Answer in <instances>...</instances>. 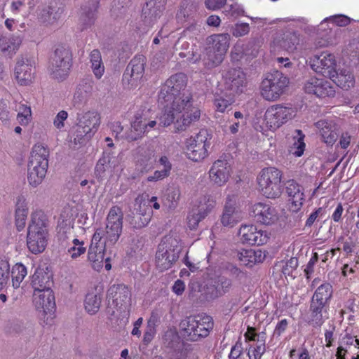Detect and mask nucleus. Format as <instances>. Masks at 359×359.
<instances>
[{
  "instance_id": "obj_48",
  "label": "nucleus",
  "mask_w": 359,
  "mask_h": 359,
  "mask_svg": "<svg viewBox=\"0 0 359 359\" xmlns=\"http://www.w3.org/2000/svg\"><path fill=\"white\" fill-rule=\"evenodd\" d=\"M305 135L301 130H295L293 135V143L292 149H295L293 154L296 156H301L304 151L305 143L304 142Z\"/></svg>"
},
{
  "instance_id": "obj_62",
  "label": "nucleus",
  "mask_w": 359,
  "mask_h": 359,
  "mask_svg": "<svg viewBox=\"0 0 359 359\" xmlns=\"http://www.w3.org/2000/svg\"><path fill=\"white\" fill-rule=\"evenodd\" d=\"M226 270L231 276L236 278H241L244 276V273L240 269L231 263H228L226 265Z\"/></svg>"
},
{
  "instance_id": "obj_8",
  "label": "nucleus",
  "mask_w": 359,
  "mask_h": 359,
  "mask_svg": "<svg viewBox=\"0 0 359 359\" xmlns=\"http://www.w3.org/2000/svg\"><path fill=\"white\" fill-rule=\"evenodd\" d=\"M259 190L268 198H278L282 193L281 172L274 167L262 169L257 177Z\"/></svg>"
},
{
  "instance_id": "obj_31",
  "label": "nucleus",
  "mask_w": 359,
  "mask_h": 359,
  "mask_svg": "<svg viewBox=\"0 0 359 359\" xmlns=\"http://www.w3.org/2000/svg\"><path fill=\"white\" fill-rule=\"evenodd\" d=\"M320 130L321 140L327 144L332 145L339 137L338 126L332 121L320 120L316 123Z\"/></svg>"
},
{
  "instance_id": "obj_5",
  "label": "nucleus",
  "mask_w": 359,
  "mask_h": 359,
  "mask_svg": "<svg viewBox=\"0 0 359 359\" xmlns=\"http://www.w3.org/2000/svg\"><path fill=\"white\" fill-rule=\"evenodd\" d=\"M182 250L180 241L170 235L165 236L158 245L156 264L161 271L168 270L178 260Z\"/></svg>"
},
{
  "instance_id": "obj_14",
  "label": "nucleus",
  "mask_w": 359,
  "mask_h": 359,
  "mask_svg": "<svg viewBox=\"0 0 359 359\" xmlns=\"http://www.w3.org/2000/svg\"><path fill=\"white\" fill-rule=\"evenodd\" d=\"M187 76L184 73L172 75L162 86L158 93V102L161 104L168 102L170 100L187 91Z\"/></svg>"
},
{
  "instance_id": "obj_28",
  "label": "nucleus",
  "mask_w": 359,
  "mask_h": 359,
  "mask_svg": "<svg viewBox=\"0 0 359 359\" xmlns=\"http://www.w3.org/2000/svg\"><path fill=\"white\" fill-rule=\"evenodd\" d=\"M135 119L131 123V127L126 133L125 137L129 141H135L143 137L148 132L147 130V112L144 111H137L135 115Z\"/></svg>"
},
{
  "instance_id": "obj_54",
  "label": "nucleus",
  "mask_w": 359,
  "mask_h": 359,
  "mask_svg": "<svg viewBox=\"0 0 359 359\" xmlns=\"http://www.w3.org/2000/svg\"><path fill=\"white\" fill-rule=\"evenodd\" d=\"M259 44L255 39L250 41L243 48V52L245 55L251 56L252 57H257L259 50Z\"/></svg>"
},
{
  "instance_id": "obj_39",
  "label": "nucleus",
  "mask_w": 359,
  "mask_h": 359,
  "mask_svg": "<svg viewBox=\"0 0 359 359\" xmlns=\"http://www.w3.org/2000/svg\"><path fill=\"white\" fill-rule=\"evenodd\" d=\"M27 213L28 210L24 205V202L21 201L20 198H18L15 214V222L18 231H20L25 228Z\"/></svg>"
},
{
  "instance_id": "obj_37",
  "label": "nucleus",
  "mask_w": 359,
  "mask_h": 359,
  "mask_svg": "<svg viewBox=\"0 0 359 359\" xmlns=\"http://www.w3.org/2000/svg\"><path fill=\"white\" fill-rule=\"evenodd\" d=\"M159 322V316L157 313L152 312L147 320V327L144 333L143 344L148 345L154 338L156 334V327Z\"/></svg>"
},
{
  "instance_id": "obj_47",
  "label": "nucleus",
  "mask_w": 359,
  "mask_h": 359,
  "mask_svg": "<svg viewBox=\"0 0 359 359\" xmlns=\"http://www.w3.org/2000/svg\"><path fill=\"white\" fill-rule=\"evenodd\" d=\"M299 44V39L294 32H287L283 34L280 46L288 52H293Z\"/></svg>"
},
{
  "instance_id": "obj_15",
  "label": "nucleus",
  "mask_w": 359,
  "mask_h": 359,
  "mask_svg": "<svg viewBox=\"0 0 359 359\" xmlns=\"http://www.w3.org/2000/svg\"><path fill=\"white\" fill-rule=\"evenodd\" d=\"M146 62L147 59L142 55H136L130 60L123 74L122 83L125 88L138 86L144 74Z\"/></svg>"
},
{
  "instance_id": "obj_27",
  "label": "nucleus",
  "mask_w": 359,
  "mask_h": 359,
  "mask_svg": "<svg viewBox=\"0 0 359 359\" xmlns=\"http://www.w3.org/2000/svg\"><path fill=\"white\" fill-rule=\"evenodd\" d=\"M251 216L257 222L265 225H271L278 219L276 210L263 203H257L252 206Z\"/></svg>"
},
{
  "instance_id": "obj_1",
  "label": "nucleus",
  "mask_w": 359,
  "mask_h": 359,
  "mask_svg": "<svg viewBox=\"0 0 359 359\" xmlns=\"http://www.w3.org/2000/svg\"><path fill=\"white\" fill-rule=\"evenodd\" d=\"M48 226V218L43 211L32 214L27 235V245L32 253L37 255L45 250L49 236Z\"/></svg>"
},
{
  "instance_id": "obj_42",
  "label": "nucleus",
  "mask_w": 359,
  "mask_h": 359,
  "mask_svg": "<svg viewBox=\"0 0 359 359\" xmlns=\"http://www.w3.org/2000/svg\"><path fill=\"white\" fill-rule=\"evenodd\" d=\"M332 286L330 283H323L315 291L311 299L328 304L332 296Z\"/></svg>"
},
{
  "instance_id": "obj_64",
  "label": "nucleus",
  "mask_w": 359,
  "mask_h": 359,
  "mask_svg": "<svg viewBox=\"0 0 359 359\" xmlns=\"http://www.w3.org/2000/svg\"><path fill=\"white\" fill-rule=\"evenodd\" d=\"M243 352L242 344L237 341L236 344L231 348L229 358L238 359Z\"/></svg>"
},
{
  "instance_id": "obj_17",
  "label": "nucleus",
  "mask_w": 359,
  "mask_h": 359,
  "mask_svg": "<svg viewBox=\"0 0 359 359\" xmlns=\"http://www.w3.org/2000/svg\"><path fill=\"white\" fill-rule=\"evenodd\" d=\"M198 207L189 212L187 219L190 229L197 228L201 221L204 219L212 210L215 205V201L210 196H203L198 198Z\"/></svg>"
},
{
  "instance_id": "obj_18",
  "label": "nucleus",
  "mask_w": 359,
  "mask_h": 359,
  "mask_svg": "<svg viewBox=\"0 0 359 359\" xmlns=\"http://www.w3.org/2000/svg\"><path fill=\"white\" fill-rule=\"evenodd\" d=\"M294 111L291 107L280 104L272 106L267 109L264 114L266 124L271 129H276L292 119Z\"/></svg>"
},
{
  "instance_id": "obj_35",
  "label": "nucleus",
  "mask_w": 359,
  "mask_h": 359,
  "mask_svg": "<svg viewBox=\"0 0 359 359\" xmlns=\"http://www.w3.org/2000/svg\"><path fill=\"white\" fill-rule=\"evenodd\" d=\"M231 36L229 34H213L206 39V46L224 55L229 46Z\"/></svg>"
},
{
  "instance_id": "obj_4",
  "label": "nucleus",
  "mask_w": 359,
  "mask_h": 359,
  "mask_svg": "<svg viewBox=\"0 0 359 359\" xmlns=\"http://www.w3.org/2000/svg\"><path fill=\"white\" fill-rule=\"evenodd\" d=\"M180 326L184 339L197 341L208 336L213 328V321L209 316H190L183 319Z\"/></svg>"
},
{
  "instance_id": "obj_23",
  "label": "nucleus",
  "mask_w": 359,
  "mask_h": 359,
  "mask_svg": "<svg viewBox=\"0 0 359 359\" xmlns=\"http://www.w3.org/2000/svg\"><path fill=\"white\" fill-rule=\"evenodd\" d=\"M167 0H147L142 7L141 18L144 24L152 27L161 17Z\"/></svg>"
},
{
  "instance_id": "obj_41",
  "label": "nucleus",
  "mask_w": 359,
  "mask_h": 359,
  "mask_svg": "<svg viewBox=\"0 0 359 359\" xmlns=\"http://www.w3.org/2000/svg\"><path fill=\"white\" fill-rule=\"evenodd\" d=\"M90 61L93 72L97 79H100L104 72V67L102 60V56L98 49H94L90 54Z\"/></svg>"
},
{
  "instance_id": "obj_22",
  "label": "nucleus",
  "mask_w": 359,
  "mask_h": 359,
  "mask_svg": "<svg viewBox=\"0 0 359 359\" xmlns=\"http://www.w3.org/2000/svg\"><path fill=\"white\" fill-rule=\"evenodd\" d=\"M34 74V62L27 55L18 58L15 67V77L21 86H27L32 82Z\"/></svg>"
},
{
  "instance_id": "obj_61",
  "label": "nucleus",
  "mask_w": 359,
  "mask_h": 359,
  "mask_svg": "<svg viewBox=\"0 0 359 359\" xmlns=\"http://www.w3.org/2000/svg\"><path fill=\"white\" fill-rule=\"evenodd\" d=\"M318 255L317 252H314L309 262H308L306 269H304V273L308 279L309 278V276L313 272L314 265L318 262Z\"/></svg>"
},
{
  "instance_id": "obj_38",
  "label": "nucleus",
  "mask_w": 359,
  "mask_h": 359,
  "mask_svg": "<svg viewBox=\"0 0 359 359\" xmlns=\"http://www.w3.org/2000/svg\"><path fill=\"white\" fill-rule=\"evenodd\" d=\"M224 55L216 52L214 49L206 46L205 48L204 65L208 69L218 67L224 59Z\"/></svg>"
},
{
  "instance_id": "obj_9",
  "label": "nucleus",
  "mask_w": 359,
  "mask_h": 359,
  "mask_svg": "<svg viewBox=\"0 0 359 359\" xmlns=\"http://www.w3.org/2000/svg\"><path fill=\"white\" fill-rule=\"evenodd\" d=\"M100 124V116L96 111H87L79 119L74 139V144H82L91 139Z\"/></svg>"
},
{
  "instance_id": "obj_24",
  "label": "nucleus",
  "mask_w": 359,
  "mask_h": 359,
  "mask_svg": "<svg viewBox=\"0 0 359 359\" xmlns=\"http://www.w3.org/2000/svg\"><path fill=\"white\" fill-rule=\"evenodd\" d=\"M232 286L231 279L225 276H219L212 283L206 285L203 296L206 301L210 302L229 292Z\"/></svg>"
},
{
  "instance_id": "obj_44",
  "label": "nucleus",
  "mask_w": 359,
  "mask_h": 359,
  "mask_svg": "<svg viewBox=\"0 0 359 359\" xmlns=\"http://www.w3.org/2000/svg\"><path fill=\"white\" fill-rule=\"evenodd\" d=\"M165 103H166V105L164 106V109L159 117V124L163 126H168L173 123L179 113L172 108L169 102H163L162 104Z\"/></svg>"
},
{
  "instance_id": "obj_30",
  "label": "nucleus",
  "mask_w": 359,
  "mask_h": 359,
  "mask_svg": "<svg viewBox=\"0 0 359 359\" xmlns=\"http://www.w3.org/2000/svg\"><path fill=\"white\" fill-rule=\"evenodd\" d=\"M63 12L64 7L60 2L52 1L41 10L39 19L45 25H53L61 18Z\"/></svg>"
},
{
  "instance_id": "obj_52",
  "label": "nucleus",
  "mask_w": 359,
  "mask_h": 359,
  "mask_svg": "<svg viewBox=\"0 0 359 359\" xmlns=\"http://www.w3.org/2000/svg\"><path fill=\"white\" fill-rule=\"evenodd\" d=\"M72 244L73 245L68 249V253L72 259H76L85 253L86 249L83 247L84 243L83 241L74 238L72 241Z\"/></svg>"
},
{
  "instance_id": "obj_36",
  "label": "nucleus",
  "mask_w": 359,
  "mask_h": 359,
  "mask_svg": "<svg viewBox=\"0 0 359 359\" xmlns=\"http://www.w3.org/2000/svg\"><path fill=\"white\" fill-rule=\"evenodd\" d=\"M285 189L289 201L293 206L299 209L304 201L303 187L292 180L287 182Z\"/></svg>"
},
{
  "instance_id": "obj_63",
  "label": "nucleus",
  "mask_w": 359,
  "mask_h": 359,
  "mask_svg": "<svg viewBox=\"0 0 359 359\" xmlns=\"http://www.w3.org/2000/svg\"><path fill=\"white\" fill-rule=\"evenodd\" d=\"M266 351L265 344L262 343L257 345L255 347L251 348V353H252V358L261 359L262 356Z\"/></svg>"
},
{
  "instance_id": "obj_45",
  "label": "nucleus",
  "mask_w": 359,
  "mask_h": 359,
  "mask_svg": "<svg viewBox=\"0 0 359 359\" xmlns=\"http://www.w3.org/2000/svg\"><path fill=\"white\" fill-rule=\"evenodd\" d=\"M27 273V269L22 264L17 263L13 266L11 276L13 286L15 288L20 287V283L23 280Z\"/></svg>"
},
{
  "instance_id": "obj_6",
  "label": "nucleus",
  "mask_w": 359,
  "mask_h": 359,
  "mask_svg": "<svg viewBox=\"0 0 359 359\" xmlns=\"http://www.w3.org/2000/svg\"><path fill=\"white\" fill-rule=\"evenodd\" d=\"M72 65V50L65 45H58L50 57V74L54 79L63 81L69 76Z\"/></svg>"
},
{
  "instance_id": "obj_33",
  "label": "nucleus",
  "mask_w": 359,
  "mask_h": 359,
  "mask_svg": "<svg viewBox=\"0 0 359 359\" xmlns=\"http://www.w3.org/2000/svg\"><path fill=\"white\" fill-rule=\"evenodd\" d=\"M229 167L226 161H216L209 171L210 180L219 186L223 185L229 179Z\"/></svg>"
},
{
  "instance_id": "obj_51",
  "label": "nucleus",
  "mask_w": 359,
  "mask_h": 359,
  "mask_svg": "<svg viewBox=\"0 0 359 359\" xmlns=\"http://www.w3.org/2000/svg\"><path fill=\"white\" fill-rule=\"evenodd\" d=\"M10 276V264L7 260L0 259V291L8 283Z\"/></svg>"
},
{
  "instance_id": "obj_57",
  "label": "nucleus",
  "mask_w": 359,
  "mask_h": 359,
  "mask_svg": "<svg viewBox=\"0 0 359 359\" xmlns=\"http://www.w3.org/2000/svg\"><path fill=\"white\" fill-rule=\"evenodd\" d=\"M15 332L22 334V335L27 340H30L35 335L34 326L29 323H25L23 329H18L15 327Z\"/></svg>"
},
{
  "instance_id": "obj_10",
  "label": "nucleus",
  "mask_w": 359,
  "mask_h": 359,
  "mask_svg": "<svg viewBox=\"0 0 359 359\" xmlns=\"http://www.w3.org/2000/svg\"><path fill=\"white\" fill-rule=\"evenodd\" d=\"M288 83V78L282 72L276 70L268 73L261 83V94L266 100H276L283 93Z\"/></svg>"
},
{
  "instance_id": "obj_16",
  "label": "nucleus",
  "mask_w": 359,
  "mask_h": 359,
  "mask_svg": "<svg viewBox=\"0 0 359 359\" xmlns=\"http://www.w3.org/2000/svg\"><path fill=\"white\" fill-rule=\"evenodd\" d=\"M103 236L104 231L102 228L97 229L93 236L92 243L88 252V260L93 262L97 267H102L107 251H109V254L112 253L110 246L105 245L104 243H101ZM94 267H96V266H94Z\"/></svg>"
},
{
  "instance_id": "obj_40",
  "label": "nucleus",
  "mask_w": 359,
  "mask_h": 359,
  "mask_svg": "<svg viewBox=\"0 0 359 359\" xmlns=\"http://www.w3.org/2000/svg\"><path fill=\"white\" fill-rule=\"evenodd\" d=\"M337 86L341 88L348 90V88L354 86V77L353 75L346 70H341L340 73L337 72V75L334 76L333 79H331Z\"/></svg>"
},
{
  "instance_id": "obj_50",
  "label": "nucleus",
  "mask_w": 359,
  "mask_h": 359,
  "mask_svg": "<svg viewBox=\"0 0 359 359\" xmlns=\"http://www.w3.org/2000/svg\"><path fill=\"white\" fill-rule=\"evenodd\" d=\"M169 59V55L166 50H159L154 55L151 63V66L154 69L157 70L164 67L165 65L168 62Z\"/></svg>"
},
{
  "instance_id": "obj_21",
  "label": "nucleus",
  "mask_w": 359,
  "mask_h": 359,
  "mask_svg": "<svg viewBox=\"0 0 359 359\" xmlns=\"http://www.w3.org/2000/svg\"><path fill=\"white\" fill-rule=\"evenodd\" d=\"M152 210L145 203L138 204L137 208L130 209L126 215V220L134 229H140L149 223L152 217Z\"/></svg>"
},
{
  "instance_id": "obj_12",
  "label": "nucleus",
  "mask_w": 359,
  "mask_h": 359,
  "mask_svg": "<svg viewBox=\"0 0 359 359\" xmlns=\"http://www.w3.org/2000/svg\"><path fill=\"white\" fill-rule=\"evenodd\" d=\"M212 135L206 129H202L194 137L187 140L186 154L193 161H200L208 156Z\"/></svg>"
},
{
  "instance_id": "obj_13",
  "label": "nucleus",
  "mask_w": 359,
  "mask_h": 359,
  "mask_svg": "<svg viewBox=\"0 0 359 359\" xmlns=\"http://www.w3.org/2000/svg\"><path fill=\"white\" fill-rule=\"evenodd\" d=\"M123 215L121 208L113 206L108 213L103 238H105V245L114 246L118 241L123 229Z\"/></svg>"
},
{
  "instance_id": "obj_7",
  "label": "nucleus",
  "mask_w": 359,
  "mask_h": 359,
  "mask_svg": "<svg viewBox=\"0 0 359 359\" xmlns=\"http://www.w3.org/2000/svg\"><path fill=\"white\" fill-rule=\"evenodd\" d=\"M107 297L109 305L106 312L109 316H115L114 309L121 313L129 312L131 307V292L128 286L124 284L111 285L107 290Z\"/></svg>"
},
{
  "instance_id": "obj_34",
  "label": "nucleus",
  "mask_w": 359,
  "mask_h": 359,
  "mask_svg": "<svg viewBox=\"0 0 359 359\" xmlns=\"http://www.w3.org/2000/svg\"><path fill=\"white\" fill-rule=\"evenodd\" d=\"M327 303H323L318 300L311 299L309 311L311 313V323L313 327H320L327 317L325 316L327 313L325 309Z\"/></svg>"
},
{
  "instance_id": "obj_2",
  "label": "nucleus",
  "mask_w": 359,
  "mask_h": 359,
  "mask_svg": "<svg viewBox=\"0 0 359 359\" xmlns=\"http://www.w3.org/2000/svg\"><path fill=\"white\" fill-rule=\"evenodd\" d=\"M192 102V95L188 90L175 96L168 102L177 113H183L180 119L177 118L175 123L176 131L185 130L191 123L199 120L201 111L193 107Z\"/></svg>"
},
{
  "instance_id": "obj_60",
  "label": "nucleus",
  "mask_w": 359,
  "mask_h": 359,
  "mask_svg": "<svg viewBox=\"0 0 359 359\" xmlns=\"http://www.w3.org/2000/svg\"><path fill=\"white\" fill-rule=\"evenodd\" d=\"M250 27L248 23L236 24L233 28V35L236 37L243 36L249 32Z\"/></svg>"
},
{
  "instance_id": "obj_32",
  "label": "nucleus",
  "mask_w": 359,
  "mask_h": 359,
  "mask_svg": "<svg viewBox=\"0 0 359 359\" xmlns=\"http://www.w3.org/2000/svg\"><path fill=\"white\" fill-rule=\"evenodd\" d=\"M48 268L46 266L38 267L32 277V285L34 292L43 291L45 290H51L53 285L52 273L46 272Z\"/></svg>"
},
{
  "instance_id": "obj_46",
  "label": "nucleus",
  "mask_w": 359,
  "mask_h": 359,
  "mask_svg": "<svg viewBox=\"0 0 359 359\" xmlns=\"http://www.w3.org/2000/svg\"><path fill=\"white\" fill-rule=\"evenodd\" d=\"M132 5V0H114L111 9V15L121 18L125 15Z\"/></svg>"
},
{
  "instance_id": "obj_49",
  "label": "nucleus",
  "mask_w": 359,
  "mask_h": 359,
  "mask_svg": "<svg viewBox=\"0 0 359 359\" xmlns=\"http://www.w3.org/2000/svg\"><path fill=\"white\" fill-rule=\"evenodd\" d=\"M256 252L255 250H243L237 253V257L245 266L252 267L256 264Z\"/></svg>"
},
{
  "instance_id": "obj_25",
  "label": "nucleus",
  "mask_w": 359,
  "mask_h": 359,
  "mask_svg": "<svg viewBox=\"0 0 359 359\" xmlns=\"http://www.w3.org/2000/svg\"><path fill=\"white\" fill-rule=\"evenodd\" d=\"M305 92L319 97H333L335 90L330 81L316 77L310 78L304 85Z\"/></svg>"
},
{
  "instance_id": "obj_43",
  "label": "nucleus",
  "mask_w": 359,
  "mask_h": 359,
  "mask_svg": "<svg viewBox=\"0 0 359 359\" xmlns=\"http://www.w3.org/2000/svg\"><path fill=\"white\" fill-rule=\"evenodd\" d=\"M85 309L90 315L98 312L101 305V297L97 294L88 293L85 299Z\"/></svg>"
},
{
  "instance_id": "obj_3",
  "label": "nucleus",
  "mask_w": 359,
  "mask_h": 359,
  "mask_svg": "<svg viewBox=\"0 0 359 359\" xmlns=\"http://www.w3.org/2000/svg\"><path fill=\"white\" fill-rule=\"evenodd\" d=\"M49 151L42 144H35L31 152L27 165L29 184L36 187L46 177L48 167Z\"/></svg>"
},
{
  "instance_id": "obj_20",
  "label": "nucleus",
  "mask_w": 359,
  "mask_h": 359,
  "mask_svg": "<svg viewBox=\"0 0 359 359\" xmlns=\"http://www.w3.org/2000/svg\"><path fill=\"white\" fill-rule=\"evenodd\" d=\"M223 83L230 95L240 94L243 91L246 83L245 73L241 68H231L223 74Z\"/></svg>"
},
{
  "instance_id": "obj_58",
  "label": "nucleus",
  "mask_w": 359,
  "mask_h": 359,
  "mask_svg": "<svg viewBox=\"0 0 359 359\" xmlns=\"http://www.w3.org/2000/svg\"><path fill=\"white\" fill-rule=\"evenodd\" d=\"M103 155L107 158V163L110 168H115L120 163L118 156H116L115 154L111 149H105L103 152Z\"/></svg>"
},
{
  "instance_id": "obj_53",
  "label": "nucleus",
  "mask_w": 359,
  "mask_h": 359,
  "mask_svg": "<svg viewBox=\"0 0 359 359\" xmlns=\"http://www.w3.org/2000/svg\"><path fill=\"white\" fill-rule=\"evenodd\" d=\"M174 50L182 58V54L181 53H187V51L191 50V45L184 38H180L174 45Z\"/></svg>"
},
{
  "instance_id": "obj_59",
  "label": "nucleus",
  "mask_w": 359,
  "mask_h": 359,
  "mask_svg": "<svg viewBox=\"0 0 359 359\" xmlns=\"http://www.w3.org/2000/svg\"><path fill=\"white\" fill-rule=\"evenodd\" d=\"M182 58H187V60L193 63H196L201 60V54L196 48V46L191 45V50L187 51V53H182Z\"/></svg>"
},
{
  "instance_id": "obj_55",
  "label": "nucleus",
  "mask_w": 359,
  "mask_h": 359,
  "mask_svg": "<svg viewBox=\"0 0 359 359\" xmlns=\"http://www.w3.org/2000/svg\"><path fill=\"white\" fill-rule=\"evenodd\" d=\"M233 101L231 100H226L222 97H215L214 100V105L217 111L224 112L226 109L229 111V107H231Z\"/></svg>"
},
{
  "instance_id": "obj_11",
  "label": "nucleus",
  "mask_w": 359,
  "mask_h": 359,
  "mask_svg": "<svg viewBox=\"0 0 359 359\" xmlns=\"http://www.w3.org/2000/svg\"><path fill=\"white\" fill-rule=\"evenodd\" d=\"M33 303L39 312V317L45 325H51L56 309L55 295L52 290L34 292Z\"/></svg>"
},
{
  "instance_id": "obj_29",
  "label": "nucleus",
  "mask_w": 359,
  "mask_h": 359,
  "mask_svg": "<svg viewBox=\"0 0 359 359\" xmlns=\"http://www.w3.org/2000/svg\"><path fill=\"white\" fill-rule=\"evenodd\" d=\"M98 4V1L90 0L81 6L79 20V25L81 31L90 27L94 24Z\"/></svg>"
},
{
  "instance_id": "obj_26",
  "label": "nucleus",
  "mask_w": 359,
  "mask_h": 359,
  "mask_svg": "<svg viewBox=\"0 0 359 359\" xmlns=\"http://www.w3.org/2000/svg\"><path fill=\"white\" fill-rule=\"evenodd\" d=\"M238 235L243 243L251 245H262L266 243L269 239L266 231L257 230L254 225H243L239 229Z\"/></svg>"
},
{
  "instance_id": "obj_19",
  "label": "nucleus",
  "mask_w": 359,
  "mask_h": 359,
  "mask_svg": "<svg viewBox=\"0 0 359 359\" xmlns=\"http://www.w3.org/2000/svg\"><path fill=\"white\" fill-rule=\"evenodd\" d=\"M311 68L325 77L333 79L337 75V61L335 56L327 52L315 55L311 63Z\"/></svg>"
},
{
  "instance_id": "obj_56",
  "label": "nucleus",
  "mask_w": 359,
  "mask_h": 359,
  "mask_svg": "<svg viewBox=\"0 0 359 359\" xmlns=\"http://www.w3.org/2000/svg\"><path fill=\"white\" fill-rule=\"evenodd\" d=\"M110 168L107 158L104 157V156L102 154V158H100L95 166V175L98 177H102L103 174L107 170Z\"/></svg>"
}]
</instances>
